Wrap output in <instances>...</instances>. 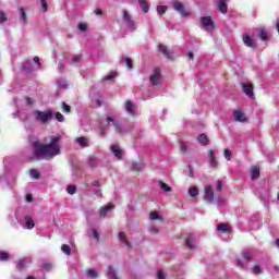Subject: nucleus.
Returning <instances> with one entry per match:
<instances>
[{
  "instance_id": "nucleus-1",
  "label": "nucleus",
  "mask_w": 279,
  "mask_h": 279,
  "mask_svg": "<svg viewBox=\"0 0 279 279\" xmlns=\"http://www.w3.org/2000/svg\"><path fill=\"white\" fill-rule=\"evenodd\" d=\"M32 147L35 160H53L56 156H60V136H51L48 144L33 142Z\"/></svg>"
},
{
  "instance_id": "nucleus-2",
  "label": "nucleus",
  "mask_w": 279,
  "mask_h": 279,
  "mask_svg": "<svg viewBox=\"0 0 279 279\" xmlns=\"http://www.w3.org/2000/svg\"><path fill=\"white\" fill-rule=\"evenodd\" d=\"M106 123L107 125L114 128L116 134H128V132H130V128L121 124L119 121V114L117 112L107 113Z\"/></svg>"
},
{
  "instance_id": "nucleus-3",
  "label": "nucleus",
  "mask_w": 279,
  "mask_h": 279,
  "mask_svg": "<svg viewBox=\"0 0 279 279\" xmlns=\"http://www.w3.org/2000/svg\"><path fill=\"white\" fill-rule=\"evenodd\" d=\"M33 117L35 121H38V123H43L44 125H47V123L53 120V111H51V109L44 110V111L35 110L33 111Z\"/></svg>"
},
{
  "instance_id": "nucleus-4",
  "label": "nucleus",
  "mask_w": 279,
  "mask_h": 279,
  "mask_svg": "<svg viewBox=\"0 0 279 279\" xmlns=\"http://www.w3.org/2000/svg\"><path fill=\"white\" fill-rule=\"evenodd\" d=\"M16 220L24 230H34V226H36L34 219L27 216V214L16 216Z\"/></svg>"
},
{
  "instance_id": "nucleus-5",
  "label": "nucleus",
  "mask_w": 279,
  "mask_h": 279,
  "mask_svg": "<svg viewBox=\"0 0 279 279\" xmlns=\"http://www.w3.org/2000/svg\"><path fill=\"white\" fill-rule=\"evenodd\" d=\"M0 184H5L12 189L16 184V177L5 169L3 174L0 175Z\"/></svg>"
},
{
  "instance_id": "nucleus-6",
  "label": "nucleus",
  "mask_w": 279,
  "mask_h": 279,
  "mask_svg": "<svg viewBox=\"0 0 279 279\" xmlns=\"http://www.w3.org/2000/svg\"><path fill=\"white\" fill-rule=\"evenodd\" d=\"M201 27L205 32L213 34V31L215 29V22H213L210 16H204L201 19Z\"/></svg>"
},
{
  "instance_id": "nucleus-7",
  "label": "nucleus",
  "mask_w": 279,
  "mask_h": 279,
  "mask_svg": "<svg viewBox=\"0 0 279 279\" xmlns=\"http://www.w3.org/2000/svg\"><path fill=\"white\" fill-rule=\"evenodd\" d=\"M122 21L130 32H136V23L128 11H123Z\"/></svg>"
},
{
  "instance_id": "nucleus-8",
  "label": "nucleus",
  "mask_w": 279,
  "mask_h": 279,
  "mask_svg": "<svg viewBox=\"0 0 279 279\" xmlns=\"http://www.w3.org/2000/svg\"><path fill=\"white\" fill-rule=\"evenodd\" d=\"M124 110L126 114H129V117H138V114H141L138 112V107L135 104H133L131 100H126L124 105Z\"/></svg>"
},
{
  "instance_id": "nucleus-9",
  "label": "nucleus",
  "mask_w": 279,
  "mask_h": 279,
  "mask_svg": "<svg viewBox=\"0 0 279 279\" xmlns=\"http://www.w3.org/2000/svg\"><path fill=\"white\" fill-rule=\"evenodd\" d=\"M172 7L175 12H179L181 16H190L191 12L186 11L184 3L180 2L179 0H172Z\"/></svg>"
},
{
  "instance_id": "nucleus-10",
  "label": "nucleus",
  "mask_w": 279,
  "mask_h": 279,
  "mask_svg": "<svg viewBox=\"0 0 279 279\" xmlns=\"http://www.w3.org/2000/svg\"><path fill=\"white\" fill-rule=\"evenodd\" d=\"M160 68H156L149 77V82L153 86H158L160 84Z\"/></svg>"
},
{
  "instance_id": "nucleus-11",
  "label": "nucleus",
  "mask_w": 279,
  "mask_h": 279,
  "mask_svg": "<svg viewBox=\"0 0 279 279\" xmlns=\"http://www.w3.org/2000/svg\"><path fill=\"white\" fill-rule=\"evenodd\" d=\"M242 40L246 47H250L251 49H257L258 45L256 44V40L252 38L250 35L244 34L242 37Z\"/></svg>"
},
{
  "instance_id": "nucleus-12",
  "label": "nucleus",
  "mask_w": 279,
  "mask_h": 279,
  "mask_svg": "<svg viewBox=\"0 0 279 279\" xmlns=\"http://www.w3.org/2000/svg\"><path fill=\"white\" fill-rule=\"evenodd\" d=\"M185 245L189 247V250H195L197 247V239L195 238V234L191 233L187 235Z\"/></svg>"
},
{
  "instance_id": "nucleus-13",
  "label": "nucleus",
  "mask_w": 279,
  "mask_h": 279,
  "mask_svg": "<svg viewBox=\"0 0 279 279\" xmlns=\"http://www.w3.org/2000/svg\"><path fill=\"white\" fill-rule=\"evenodd\" d=\"M242 90L250 99H254V87L250 83L242 84Z\"/></svg>"
},
{
  "instance_id": "nucleus-14",
  "label": "nucleus",
  "mask_w": 279,
  "mask_h": 279,
  "mask_svg": "<svg viewBox=\"0 0 279 279\" xmlns=\"http://www.w3.org/2000/svg\"><path fill=\"white\" fill-rule=\"evenodd\" d=\"M216 8L221 14H228V0H216Z\"/></svg>"
},
{
  "instance_id": "nucleus-15",
  "label": "nucleus",
  "mask_w": 279,
  "mask_h": 279,
  "mask_svg": "<svg viewBox=\"0 0 279 279\" xmlns=\"http://www.w3.org/2000/svg\"><path fill=\"white\" fill-rule=\"evenodd\" d=\"M111 149V154H113L114 158H117V160H123V149H121V147H119V145H111L110 147Z\"/></svg>"
},
{
  "instance_id": "nucleus-16",
  "label": "nucleus",
  "mask_w": 279,
  "mask_h": 279,
  "mask_svg": "<svg viewBox=\"0 0 279 279\" xmlns=\"http://www.w3.org/2000/svg\"><path fill=\"white\" fill-rule=\"evenodd\" d=\"M208 158H209V167H211V169H217V167H219V161H217V156L215 155V150L209 149Z\"/></svg>"
},
{
  "instance_id": "nucleus-17",
  "label": "nucleus",
  "mask_w": 279,
  "mask_h": 279,
  "mask_svg": "<svg viewBox=\"0 0 279 279\" xmlns=\"http://www.w3.org/2000/svg\"><path fill=\"white\" fill-rule=\"evenodd\" d=\"M215 199V192L213 191V187L210 185L205 186V201L209 204H213V201Z\"/></svg>"
},
{
  "instance_id": "nucleus-18",
  "label": "nucleus",
  "mask_w": 279,
  "mask_h": 279,
  "mask_svg": "<svg viewBox=\"0 0 279 279\" xmlns=\"http://www.w3.org/2000/svg\"><path fill=\"white\" fill-rule=\"evenodd\" d=\"M254 256H256V251L255 248H245L242 252V257L244 258V260H252V258H254Z\"/></svg>"
},
{
  "instance_id": "nucleus-19",
  "label": "nucleus",
  "mask_w": 279,
  "mask_h": 279,
  "mask_svg": "<svg viewBox=\"0 0 279 279\" xmlns=\"http://www.w3.org/2000/svg\"><path fill=\"white\" fill-rule=\"evenodd\" d=\"M76 145H80V147H82L83 149L86 147H90V140L88 137H77L75 140Z\"/></svg>"
},
{
  "instance_id": "nucleus-20",
  "label": "nucleus",
  "mask_w": 279,
  "mask_h": 279,
  "mask_svg": "<svg viewBox=\"0 0 279 279\" xmlns=\"http://www.w3.org/2000/svg\"><path fill=\"white\" fill-rule=\"evenodd\" d=\"M233 118L235 119V121H239L240 123H245V121H247L245 113L241 110L234 111Z\"/></svg>"
},
{
  "instance_id": "nucleus-21",
  "label": "nucleus",
  "mask_w": 279,
  "mask_h": 279,
  "mask_svg": "<svg viewBox=\"0 0 279 279\" xmlns=\"http://www.w3.org/2000/svg\"><path fill=\"white\" fill-rule=\"evenodd\" d=\"M144 168H145V165H143V162H141V161H131L130 162L131 171H143Z\"/></svg>"
},
{
  "instance_id": "nucleus-22",
  "label": "nucleus",
  "mask_w": 279,
  "mask_h": 279,
  "mask_svg": "<svg viewBox=\"0 0 279 279\" xmlns=\"http://www.w3.org/2000/svg\"><path fill=\"white\" fill-rule=\"evenodd\" d=\"M118 239L120 241V243H122V245H125V247H128L129 250L132 248V244L130 243V241H128V239L125 238V232H120L118 234Z\"/></svg>"
},
{
  "instance_id": "nucleus-23",
  "label": "nucleus",
  "mask_w": 279,
  "mask_h": 279,
  "mask_svg": "<svg viewBox=\"0 0 279 279\" xmlns=\"http://www.w3.org/2000/svg\"><path fill=\"white\" fill-rule=\"evenodd\" d=\"M29 263H32V258L26 257L24 259H20L16 263V268L17 269H25L27 267V265H29Z\"/></svg>"
},
{
  "instance_id": "nucleus-24",
  "label": "nucleus",
  "mask_w": 279,
  "mask_h": 279,
  "mask_svg": "<svg viewBox=\"0 0 279 279\" xmlns=\"http://www.w3.org/2000/svg\"><path fill=\"white\" fill-rule=\"evenodd\" d=\"M114 209V205L109 204L108 206L101 207L99 210V217L104 218L110 213V210Z\"/></svg>"
},
{
  "instance_id": "nucleus-25",
  "label": "nucleus",
  "mask_w": 279,
  "mask_h": 279,
  "mask_svg": "<svg viewBox=\"0 0 279 279\" xmlns=\"http://www.w3.org/2000/svg\"><path fill=\"white\" fill-rule=\"evenodd\" d=\"M257 36L260 38V40H269V33L265 28H259L257 31Z\"/></svg>"
},
{
  "instance_id": "nucleus-26",
  "label": "nucleus",
  "mask_w": 279,
  "mask_h": 279,
  "mask_svg": "<svg viewBox=\"0 0 279 279\" xmlns=\"http://www.w3.org/2000/svg\"><path fill=\"white\" fill-rule=\"evenodd\" d=\"M197 142L199 143V145H203V147H206V145H208L209 141H208V136L206 134H199L197 136Z\"/></svg>"
},
{
  "instance_id": "nucleus-27",
  "label": "nucleus",
  "mask_w": 279,
  "mask_h": 279,
  "mask_svg": "<svg viewBox=\"0 0 279 279\" xmlns=\"http://www.w3.org/2000/svg\"><path fill=\"white\" fill-rule=\"evenodd\" d=\"M217 230L218 232H221V234H228V232H230V227L226 223H219L217 226Z\"/></svg>"
},
{
  "instance_id": "nucleus-28",
  "label": "nucleus",
  "mask_w": 279,
  "mask_h": 279,
  "mask_svg": "<svg viewBox=\"0 0 279 279\" xmlns=\"http://www.w3.org/2000/svg\"><path fill=\"white\" fill-rule=\"evenodd\" d=\"M107 276L109 279H119V277L117 276V271L114 270V268L112 266L108 267Z\"/></svg>"
},
{
  "instance_id": "nucleus-29",
  "label": "nucleus",
  "mask_w": 279,
  "mask_h": 279,
  "mask_svg": "<svg viewBox=\"0 0 279 279\" xmlns=\"http://www.w3.org/2000/svg\"><path fill=\"white\" fill-rule=\"evenodd\" d=\"M87 165L90 167V169H96L97 167V157L95 156H89L87 159Z\"/></svg>"
},
{
  "instance_id": "nucleus-30",
  "label": "nucleus",
  "mask_w": 279,
  "mask_h": 279,
  "mask_svg": "<svg viewBox=\"0 0 279 279\" xmlns=\"http://www.w3.org/2000/svg\"><path fill=\"white\" fill-rule=\"evenodd\" d=\"M22 71L23 73H32V71H34L32 69V63L29 61H25L23 64H22Z\"/></svg>"
},
{
  "instance_id": "nucleus-31",
  "label": "nucleus",
  "mask_w": 279,
  "mask_h": 279,
  "mask_svg": "<svg viewBox=\"0 0 279 279\" xmlns=\"http://www.w3.org/2000/svg\"><path fill=\"white\" fill-rule=\"evenodd\" d=\"M86 274H87V278H90V279H96L99 277V272H97V270L95 269H88Z\"/></svg>"
},
{
  "instance_id": "nucleus-32",
  "label": "nucleus",
  "mask_w": 279,
  "mask_h": 279,
  "mask_svg": "<svg viewBox=\"0 0 279 279\" xmlns=\"http://www.w3.org/2000/svg\"><path fill=\"white\" fill-rule=\"evenodd\" d=\"M190 197H197L199 195V190L195 186L189 189Z\"/></svg>"
},
{
  "instance_id": "nucleus-33",
  "label": "nucleus",
  "mask_w": 279,
  "mask_h": 279,
  "mask_svg": "<svg viewBox=\"0 0 279 279\" xmlns=\"http://www.w3.org/2000/svg\"><path fill=\"white\" fill-rule=\"evenodd\" d=\"M251 178L252 180L260 178V170H258V168H253L251 171Z\"/></svg>"
},
{
  "instance_id": "nucleus-34",
  "label": "nucleus",
  "mask_w": 279,
  "mask_h": 279,
  "mask_svg": "<svg viewBox=\"0 0 279 279\" xmlns=\"http://www.w3.org/2000/svg\"><path fill=\"white\" fill-rule=\"evenodd\" d=\"M140 8H142L143 12L147 13L149 12V5H147V1L145 0H138Z\"/></svg>"
},
{
  "instance_id": "nucleus-35",
  "label": "nucleus",
  "mask_w": 279,
  "mask_h": 279,
  "mask_svg": "<svg viewBox=\"0 0 279 279\" xmlns=\"http://www.w3.org/2000/svg\"><path fill=\"white\" fill-rule=\"evenodd\" d=\"M61 252H63L65 256H71V246H69L68 244H63L61 246Z\"/></svg>"
},
{
  "instance_id": "nucleus-36",
  "label": "nucleus",
  "mask_w": 279,
  "mask_h": 279,
  "mask_svg": "<svg viewBox=\"0 0 279 279\" xmlns=\"http://www.w3.org/2000/svg\"><path fill=\"white\" fill-rule=\"evenodd\" d=\"M159 51H161V53H163V56H166L168 60L171 59V54L169 53V50H167V48L163 45L159 46Z\"/></svg>"
},
{
  "instance_id": "nucleus-37",
  "label": "nucleus",
  "mask_w": 279,
  "mask_h": 279,
  "mask_svg": "<svg viewBox=\"0 0 279 279\" xmlns=\"http://www.w3.org/2000/svg\"><path fill=\"white\" fill-rule=\"evenodd\" d=\"M66 193H69V195H75V193H77V186H75V185H68Z\"/></svg>"
},
{
  "instance_id": "nucleus-38",
  "label": "nucleus",
  "mask_w": 279,
  "mask_h": 279,
  "mask_svg": "<svg viewBox=\"0 0 279 279\" xmlns=\"http://www.w3.org/2000/svg\"><path fill=\"white\" fill-rule=\"evenodd\" d=\"M159 186L162 191H165L166 193H171V186L167 185V183L160 181L159 182Z\"/></svg>"
},
{
  "instance_id": "nucleus-39",
  "label": "nucleus",
  "mask_w": 279,
  "mask_h": 279,
  "mask_svg": "<svg viewBox=\"0 0 279 279\" xmlns=\"http://www.w3.org/2000/svg\"><path fill=\"white\" fill-rule=\"evenodd\" d=\"M29 174H31V178H33L34 180L40 179V173H38V170H36V169H31Z\"/></svg>"
},
{
  "instance_id": "nucleus-40",
  "label": "nucleus",
  "mask_w": 279,
  "mask_h": 279,
  "mask_svg": "<svg viewBox=\"0 0 279 279\" xmlns=\"http://www.w3.org/2000/svg\"><path fill=\"white\" fill-rule=\"evenodd\" d=\"M117 77V72H111L110 74L106 75L102 81L104 82H112Z\"/></svg>"
},
{
  "instance_id": "nucleus-41",
  "label": "nucleus",
  "mask_w": 279,
  "mask_h": 279,
  "mask_svg": "<svg viewBox=\"0 0 279 279\" xmlns=\"http://www.w3.org/2000/svg\"><path fill=\"white\" fill-rule=\"evenodd\" d=\"M149 219H150L151 221H156V219H160V221H162V217H160V215H158L157 211L150 213Z\"/></svg>"
},
{
  "instance_id": "nucleus-42",
  "label": "nucleus",
  "mask_w": 279,
  "mask_h": 279,
  "mask_svg": "<svg viewBox=\"0 0 279 279\" xmlns=\"http://www.w3.org/2000/svg\"><path fill=\"white\" fill-rule=\"evenodd\" d=\"M252 271L255 276H258L260 274H263V269L260 268V266L258 265H255L253 268H252Z\"/></svg>"
},
{
  "instance_id": "nucleus-43",
  "label": "nucleus",
  "mask_w": 279,
  "mask_h": 279,
  "mask_svg": "<svg viewBox=\"0 0 279 279\" xmlns=\"http://www.w3.org/2000/svg\"><path fill=\"white\" fill-rule=\"evenodd\" d=\"M10 258V254L8 252L0 251V260L5 262Z\"/></svg>"
},
{
  "instance_id": "nucleus-44",
  "label": "nucleus",
  "mask_w": 279,
  "mask_h": 279,
  "mask_svg": "<svg viewBox=\"0 0 279 279\" xmlns=\"http://www.w3.org/2000/svg\"><path fill=\"white\" fill-rule=\"evenodd\" d=\"M20 12H21V21H23L24 23H27V14L25 13V9L24 8H20Z\"/></svg>"
},
{
  "instance_id": "nucleus-45",
  "label": "nucleus",
  "mask_w": 279,
  "mask_h": 279,
  "mask_svg": "<svg viewBox=\"0 0 279 279\" xmlns=\"http://www.w3.org/2000/svg\"><path fill=\"white\" fill-rule=\"evenodd\" d=\"M121 62H125L128 69H132V59L122 57Z\"/></svg>"
},
{
  "instance_id": "nucleus-46",
  "label": "nucleus",
  "mask_w": 279,
  "mask_h": 279,
  "mask_svg": "<svg viewBox=\"0 0 279 279\" xmlns=\"http://www.w3.org/2000/svg\"><path fill=\"white\" fill-rule=\"evenodd\" d=\"M54 119L59 121V123H64V116L60 112L54 113Z\"/></svg>"
},
{
  "instance_id": "nucleus-47",
  "label": "nucleus",
  "mask_w": 279,
  "mask_h": 279,
  "mask_svg": "<svg viewBox=\"0 0 279 279\" xmlns=\"http://www.w3.org/2000/svg\"><path fill=\"white\" fill-rule=\"evenodd\" d=\"M5 21H8V16L5 15V13L3 11H0V25H3V23H5Z\"/></svg>"
},
{
  "instance_id": "nucleus-48",
  "label": "nucleus",
  "mask_w": 279,
  "mask_h": 279,
  "mask_svg": "<svg viewBox=\"0 0 279 279\" xmlns=\"http://www.w3.org/2000/svg\"><path fill=\"white\" fill-rule=\"evenodd\" d=\"M58 87L59 88H69V84L66 83V81H58Z\"/></svg>"
},
{
  "instance_id": "nucleus-49",
  "label": "nucleus",
  "mask_w": 279,
  "mask_h": 279,
  "mask_svg": "<svg viewBox=\"0 0 279 279\" xmlns=\"http://www.w3.org/2000/svg\"><path fill=\"white\" fill-rule=\"evenodd\" d=\"M165 12H167V7L165 5L157 7V14H165Z\"/></svg>"
},
{
  "instance_id": "nucleus-50",
  "label": "nucleus",
  "mask_w": 279,
  "mask_h": 279,
  "mask_svg": "<svg viewBox=\"0 0 279 279\" xmlns=\"http://www.w3.org/2000/svg\"><path fill=\"white\" fill-rule=\"evenodd\" d=\"M77 27L80 32H86L88 29V25L86 23H80Z\"/></svg>"
},
{
  "instance_id": "nucleus-51",
  "label": "nucleus",
  "mask_w": 279,
  "mask_h": 279,
  "mask_svg": "<svg viewBox=\"0 0 279 279\" xmlns=\"http://www.w3.org/2000/svg\"><path fill=\"white\" fill-rule=\"evenodd\" d=\"M62 110L63 112H71V106L66 105V102H62Z\"/></svg>"
},
{
  "instance_id": "nucleus-52",
  "label": "nucleus",
  "mask_w": 279,
  "mask_h": 279,
  "mask_svg": "<svg viewBox=\"0 0 279 279\" xmlns=\"http://www.w3.org/2000/svg\"><path fill=\"white\" fill-rule=\"evenodd\" d=\"M40 5H41L44 12H47V10H49V7L47 5L46 0H40Z\"/></svg>"
},
{
  "instance_id": "nucleus-53",
  "label": "nucleus",
  "mask_w": 279,
  "mask_h": 279,
  "mask_svg": "<svg viewBox=\"0 0 279 279\" xmlns=\"http://www.w3.org/2000/svg\"><path fill=\"white\" fill-rule=\"evenodd\" d=\"M225 158L226 160H230V158H232V151H230V149H225Z\"/></svg>"
},
{
  "instance_id": "nucleus-54",
  "label": "nucleus",
  "mask_w": 279,
  "mask_h": 279,
  "mask_svg": "<svg viewBox=\"0 0 279 279\" xmlns=\"http://www.w3.org/2000/svg\"><path fill=\"white\" fill-rule=\"evenodd\" d=\"M270 274H279V266H271L269 268Z\"/></svg>"
},
{
  "instance_id": "nucleus-55",
  "label": "nucleus",
  "mask_w": 279,
  "mask_h": 279,
  "mask_svg": "<svg viewBox=\"0 0 279 279\" xmlns=\"http://www.w3.org/2000/svg\"><path fill=\"white\" fill-rule=\"evenodd\" d=\"M43 269L46 271H51V264L50 263H44L43 264Z\"/></svg>"
},
{
  "instance_id": "nucleus-56",
  "label": "nucleus",
  "mask_w": 279,
  "mask_h": 279,
  "mask_svg": "<svg viewBox=\"0 0 279 279\" xmlns=\"http://www.w3.org/2000/svg\"><path fill=\"white\" fill-rule=\"evenodd\" d=\"M72 62H74V64H77V63L82 62V56L73 57Z\"/></svg>"
},
{
  "instance_id": "nucleus-57",
  "label": "nucleus",
  "mask_w": 279,
  "mask_h": 279,
  "mask_svg": "<svg viewBox=\"0 0 279 279\" xmlns=\"http://www.w3.org/2000/svg\"><path fill=\"white\" fill-rule=\"evenodd\" d=\"M92 235L94 236V239H96V241H99V233L96 229H92Z\"/></svg>"
},
{
  "instance_id": "nucleus-58",
  "label": "nucleus",
  "mask_w": 279,
  "mask_h": 279,
  "mask_svg": "<svg viewBox=\"0 0 279 279\" xmlns=\"http://www.w3.org/2000/svg\"><path fill=\"white\" fill-rule=\"evenodd\" d=\"M222 206H226V199L219 198V199H218V207H219V208H222Z\"/></svg>"
},
{
  "instance_id": "nucleus-59",
  "label": "nucleus",
  "mask_w": 279,
  "mask_h": 279,
  "mask_svg": "<svg viewBox=\"0 0 279 279\" xmlns=\"http://www.w3.org/2000/svg\"><path fill=\"white\" fill-rule=\"evenodd\" d=\"M33 62H35V64H37V69H40V58L34 57Z\"/></svg>"
},
{
  "instance_id": "nucleus-60",
  "label": "nucleus",
  "mask_w": 279,
  "mask_h": 279,
  "mask_svg": "<svg viewBox=\"0 0 279 279\" xmlns=\"http://www.w3.org/2000/svg\"><path fill=\"white\" fill-rule=\"evenodd\" d=\"M157 279H165V272L162 270L157 271Z\"/></svg>"
},
{
  "instance_id": "nucleus-61",
  "label": "nucleus",
  "mask_w": 279,
  "mask_h": 279,
  "mask_svg": "<svg viewBox=\"0 0 279 279\" xmlns=\"http://www.w3.org/2000/svg\"><path fill=\"white\" fill-rule=\"evenodd\" d=\"M94 195H97V197H104V194L101 193V190H100V189L95 190V191H94Z\"/></svg>"
},
{
  "instance_id": "nucleus-62",
  "label": "nucleus",
  "mask_w": 279,
  "mask_h": 279,
  "mask_svg": "<svg viewBox=\"0 0 279 279\" xmlns=\"http://www.w3.org/2000/svg\"><path fill=\"white\" fill-rule=\"evenodd\" d=\"M149 231L151 234H158V232H159L158 228H156V227H150Z\"/></svg>"
},
{
  "instance_id": "nucleus-63",
  "label": "nucleus",
  "mask_w": 279,
  "mask_h": 279,
  "mask_svg": "<svg viewBox=\"0 0 279 279\" xmlns=\"http://www.w3.org/2000/svg\"><path fill=\"white\" fill-rule=\"evenodd\" d=\"M235 265H236L238 267H243V260H242L241 258H236V259H235Z\"/></svg>"
},
{
  "instance_id": "nucleus-64",
  "label": "nucleus",
  "mask_w": 279,
  "mask_h": 279,
  "mask_svg": "<svg viewBox=\"0 0 279 279\" xmlns=\"http://www.w3.org/2000/svg\"><path fill=\"white\" fill-rule=\"evenodd\" d=\"M222 187H223V183H221V181H218L216 186L217 191H221Z\"/></svg>"
}]
</instances>
